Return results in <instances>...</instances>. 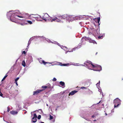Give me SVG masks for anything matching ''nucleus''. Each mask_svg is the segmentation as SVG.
<instances>
[{"mask_svg": "<svg viewBox=\"0 0 123 123\" xmlns=\"http://www.w3.org/2000/svg\"><path fill=\"white\" fill-rule=\"evenodd\" d=\"M85 63L86 65L88 67V68L91 67L93 68L92 70L94 71H99L102 70V68L100 66L96 64H93L90 61H87Z\"/></svg>", "mask_w": 123, "mask_h": 123, "instance_id": "1", "label": "nucleus"}, {"mask_svg": "<svg viewBox=\"0 0 123 123\" xmlns=\"http://www.w3.org/2000/svg\"><path fill=\"white\" fill-rule=\"evenodd\" d=\"M121 100L117 98L114 100V104L115 108L118 107L121 104Z\"/></svg>", "mask_w": 123, "mask_h": 123, "instance_id": "2", "label": "nucleus"}, {"mask_svg": "<svg viewBox=\"0 0 123 123\" xmlns=\"http://www.w3.org/2000/svg\"><path fill=\"white\" fill-rule=\"evenodd\" d=\"M49 16L48 14L46 13L44 14V15L42 17H41V18L46 21L47 20V18L48 17H49Z\"/></svg>", "mask_w": 123, "mask_h": 123, "instance_id": "3", "label": "nucleus"}, {"mask_svg": "<svg viewBox=\"0 0 123 123\" xmlns=\"http://www.w3.org/2000/svg\"><path fill=\"white\" fill-rule=\"evenodd\" d=\"M44 89L43 90H37L33 92V95H37L39 93H40L41 92L44 90Z\"/></svg>", "mask_w": 123, "mask_h": 123, "instance_id": "4", "label": "nucleus"}, {"mask_svg": "<svg viewBox=\"0 0 123 123\" xmlns=\"http://www.w3.org/2000/svg\"><path fill=\"white\" fill-rule=\"evenodd\" d=\"M53 21L58 22H60L61 21L59 19H58V18L55 17L54 18L52 19L51 22H53Z\"/></svg>", "mask_w": 123, "mask_h": 123, "instance_id": "5", "label": "nucleus"}, {"mask_svg": "<svg viewBox=\"0 0 123 123\" xmlns=\"http://www.w3.org/2000/svg\"><path fill=\"white\" fill-rule=\"evenodd\" d=\"M18 13L17 12H15V13H13L12 14V15L13 16H14V17H16V16H17L18 17L21 18H23L24 17L23 16H19L17 15Z\"/></svg>", "mask_w": 123, "mask_h": 123, "instance_id": "6", "label": "nucleus"}, {"mask_svg": "<svg viewBox=\"0 0 123 123\" xmlns=\"http://www.w3.org/2000/svg\"><path fill=\"white\" fill-rule=\"evenodd\" d=\"M10 18L11 21L12 22H15L16 21V18L15 17H14V16H13L12 15L11 16Z\"/></svg>", "mask_w": 123, "mask_h": 123, "instance_id": "7", "label": "nucleus"}, {"mask_svg": "<svg viewBox=\"0 0 123 123\" xmlns=\"http://www.w3.org/2000/svg\"><path fill=\"white\" fill-rule=\"evenodd\" d=\"M78 91L76 90H74L72 91L69 93L68 95L69 96H70V95H73L75 93H76Z\"/></svg>", "mask_w": 123, "mask_h": 123, "instance_id": "8", "label": "nucleus"}, {"mask_svg": "<svg viewBox=\"0 0 123 123\" xmlns=\"http://www.w3.org/2000/svg\"><path fill=\"white\" fill-rule=\"evenodd\" d=\"M50 84H49L48 86H42V88L45 89L47 88H50Z\"/></svg>", "mask_w": 123, "mask_h": 123, "instance_id": "9", "label": "nucleus"}, {"mask_svg": "<svg viewBox=\"0 0 123 123\" xmlns=\"http://www.w3.org/2000/svg\"><path fill=\"white\" fill-rule=\"evenodd\" d=\"M95 22H96L97 23H98V25H100L99 22L100 20V17H98V18H95Z\"/></svg>", "mask_w": 123, "mask_h": 123, "instance_id": "10", "label": "nucleus"}, {"mask_svg": "<svg viewBox=\"0 0 123 123\" xmlns=\"http://www.w3.org/2000/svg\"><path fill=\"white\" fill-rule=\"evenodd\" d=\"M18 113V112L16 111H12L10 112L11 114L13 115L17 114Z\"/></svg>", "mask_w": 123, "mask_h": 123, "instance_id": "11", "label": "nucleus"}, {"mask_svg": "<svg viewBox=\"0 0 123 123\" xmlns=\"http://www.w3.org/2000/svg\"><path fill=\"white\" fill-rule=\"evenodd\" d=\"M60 84L63 87H65V83L63 82L62 81H60Z\"/></svg>", "mask_w": 123, "mask_h": 123, "instance_id": "12", "label": "nucleus"}, {"mask_svg": "<svg viewBox=\"0 0 123 123\" xmlns=\"http://www.w3.org/2000/svg\"><path fill=\"white\" fill-rule=\"evenodd\" d=\"M19 24L21 25L24 26L27 25V23L24 21L23 22V23H19Z\"/></svg>", "mask_w": 123, "mask_h": 123, "instance_id": "13", "label": "nucleus"}, {"mask_svg": "<svg viewBox=\"0 0 123 123\" xmlns=\"http://www.w3.org/2000/svg\"><path fill=\"white\" fill-rule=\"evenodd\" d=\"M62 16L60 15L58 16H57V18H58V19H59L61 21L60 22H62V21L61 20L62 19V18L61 17H62Z\"/></svg>", "mask_w": 123, "mask_h": 123, "instance_id": "14", "label": "nucleus"}, {"mask_svg": "<svg viewBox=\"0 0 123 123\" xmlns=\"http://www.w3.org/2000/svg\"><path fill=\"white\" fill-rule=\"evenodd\" d=\"M25 22H26L27 24L28 23L30 24H31L32 23V22L30 21L25 20Z\"/></svg>", "mask_w": 123, "mask_h": 123, "instance_id": "15", "label": "nucleus"}, {"mask_svg": "<svg viewBox=\"0 0 123 123\" xmlns=\"http://www.w3.org/2000/svg\"><path fill=\"white\" fill-rule=\"evenodd\" d=\"M60 63L61 64H60V65L61 66H66L68 65H69V64H62V63Z\"/></svg>", "mask_w": 123, "mask_h": 123, "instance_id": "16", "label": "nucleus"}, {"mask_svg": "<svg viewBox=\"0 0 123 123\" xmlns=\"http://www.w3.org/2000/svg\"><path fill=\"white\" fill-rule=\"evenodd\" d=\"M47 20H48L49 21H51V22H52V18L51 17H48L47 19Z\"/></svg>", "mask_w": 123, "mask_h": 123, "instance_id": "17", "label": "nucleus"}, {"mask_svg": "<svg viewBox=\"0 0 123 123\" xmlns=\"http://www.w3.org/2000/svg\"><path fill=\"white\" fill-rule=\"evenodd\" d=\"M22 65L24 67H25L26 65L24 61H23L22 62Z\"/></svg>", "mask_w": 123, "mask_h": 123, "instance_id": "18", "label": "nucleus"}, {"mask_svg": "<svg viewBox=\"0 0 123 123\" xmlns=\"http://www.w3.org/2000/svg\"><path fill=\"white\" fill-rule=\"evenodd\" d=\"M33 117L32 118V119H34V118H37V116L36 113H34V114Z\"/></svg>", "mask_w": 123, "mask_h": 123, "instance_id": "19", "label": "nucleus"}, {"mask_svg": "<svg viewBox=\"0 0 123 123\" xmlns=\"http://www.w3.org/2000/svg\"><path fill=\"white\" fill-rule=\"evenodd\" d=\"M39 18H41V17L40 16H39V17H36L35 18L37 21H40V20L39 19Z\"/></svg>", "mask_w": 123, "mask_h": 123, "instance_id": "20", "label": "nucleus"}, {"mask_svg": "<svg viewBox=\"0 0 123 123\" xmlns=\"http://www.w3.org/2000/svg\"><path fill=\"white\" fill-rule=\"evenodd\" d=\"M42 63L44 65H45L46 63H49L51 64V63H49L48 62H46L44 61L43 60L42 61Z\"/></svg>", "mask_w": 123, "mask_h": 123, "instance_id": "21", "label": "nucleus"}, {"mask_svg": "<svg viewBox=\"0 0 123 123\" xmlns=\"http://www.w3.org/2000/svg\"><path fill=\"white\" fill-rule=\"evenodd\" d=\"M8 76V75H7V74H6L5 76L4 77L2 80V81H3V80H4L7 77V76Z\"/></svg>", "mask_w": 123, "mask_h": 123, "instance_id": "22", "label": "nucleus"}, {"mask_svg": "<svg viewBox=\"0 0 123 123\" xmlns=\"http://www.w3.org/2000/svg\"><path fill=\"white\" fill-rule=\"evenodd\" d=\"M62 16V19H65L67 17V16L64 15Z\"/></svg>", "mask_w": 123, "mask_h": 123, "instance_id": "23", "label": "nucleus"}, {"mask_svg": "<svg viewBox=\"0 0 123 123\" xmlns=\"http://www.w3.org/2000/svg\"><path fill=\"white\" fill-rule=\"evenodd\" d=\"M37 118H34V119L32 120V121L34 123H35L37 121Z\"/></svg>", "mask_w": 123, "mask_h": 123, "instance_id": "24", "label": "nucleus"}, {"mask_svg": "<svg viewBox=\"0 0 123 123\" xmlns=\"http://www.w3.org/2000/svg\"><path fill=\"white\" fill-rule=\"evenodd\" d=\"M98 115V114L96 113V114H94L92 116V118H94L95 117V116H97Z\"/></svg>", "mask_w": 123, "mask_h": 123, "instance_id": "25", "label": "nucleus"}, {"mask_svg": "<svg viewBox=\"0 0 123 123\" xmlns=\"http://www.w3.org/2000/svg\"><path fill=\"white\" fill-rule=\"evenodd\" d=\"M87 87H84V86L81 87H80V88L81 89H87Z\"/></svg>", "mask_w": 123, "mask_h": 123, "instance_id": "26", "label": "nucleus"}, {"mask_svg": "<svg viewBox=\"0 0 123 123\" xmlns=\"http://www.w3.org/2000/svg\"><path fill=\"white\" fill-rule=\"evenodd\" d=\"M49 119L51 120L53 118V117L52 116H51V115H49Z\"/></svg>", "mask_w": 123, "mask_h": 123, "instance_id": "27", "label": "nucleus"}, {"mask_svg": "<svg viewBox=\"0 0 123 123\" xmlns=\"http://www.w3.org/2000/svg\"><path fill=\"white\" fill-rule=\"evenodd\" d=\"M41 115H39L38 116V117L37 118L38 119H40L41 118Z\"/></svg>", "mask_w": 123, "mask_h": 123, "instance_id": "28", "label": "nucleus"}, {"mask_svg": "<svg viewBox=\"0 0 123 123\" xmlns=\"http://www.w3.org/2000/svg\"><path fill=\"white\" fill-rule=\"evenodd\" d=\"M7 108V112H9V111H10V107H8Z\"/></svg>", "mask_w": 123, "mask_h": 123, "instance_id": "29", "label": "nucleus"}, {"mask_svg": "<svg viewBox=\"0 0 123 123\" xmlns=\"http://www.w3.org/2000/svg\"><path fill=\"white\" fill-rule=\"evenodd\" d=\"M19 77L17 78L15 80V81H17L19 79Z\"/></svg>", "mask_w": 123, "mask_h": 123, "instance_id": "30", "label": "nucleus"}, {"mask_svg": "<svg viewBox=\"0 0 123 123\" xmlns=\"http://www.w3.org/2000/svg\"><path fill=\"white\" fill-rule=\"evenodd\" d=\"M56 80V79L55 78H54L53 79V80L54 81H55Z\"/></svg>", "mask_w": 123, "mask_h": 123, "instance_id": "31", "label": "nucleus"}, {"mask_svg": "<svg viewBox=\"0 0 123 123\" xmlns=\"http://www.w3.org/2000/svg\"><path fill=\"white\" fill-rule=\"evenodd\" d=\"M26 53V52L25 51H23L22 52V54H25Z\"/></svg>", "mask_w": 123, "mask_h": 123, "instance_id": "32", "label": "nucleus"}, {"mask_svg": "<svg viewBox=\"0 0 123 123\" xmlns=\"http://www.w3.org/2000/svg\"><path fill=\"white\" fill-rule=\"evenodd\" d=\"M15 83L16 84V85L17 86H18V84H17V81H16H16H15Z\"/></svg>", "mask_w": 123, "mask_h": 123, "instance_id": "33", "label": "nucleus"}, {"mask_svg": "<svg viewBox=\"0 0 123 123\" xmlns=\"http://www.w3.org/2000/svg\"><path fill=\"white\" fill-rule=\"evenodd\" d=\"M100 81H99V83H98L97 84V85H99L100 83Z\"/></svg>", "mask_w": 123, "mask_h": 123, "instance_id": "34", "label": "nucleus"}, {"mask_svg": "<svg viewBox=\"0 0 123 123\" xmlns=\"http://www.w3.org/2000/svg\"><path fill=\"white\" fill-rule=\"evenodd\" d=\"M93 43H96V42L95 41H94Z\"/></svg>", "mask_w": 123, "mask_h": 123, "instance_id": "35", "label": "nucleus"}, {"mask_svg": "<svg viewBox=\"0 0 123 123\" xmlns=\"http://www.w3.org/2000/svg\"><path fill=\"white\" fill-rule=\"evenodd\" d=\"M100 101H99V102L98 103H97V104H99L100 103Z\"/></svg>", "mask_w": 123, "mask_h": 123, "instance_id": "36", "label": "nucleus"}, {"mask_svg": "<svg viewBox=\"0 0 123 123\" xmlns=\"http://www.w3.org/2000/svg\"><path fill=\"white\" fill-rule=\"evenodd\" d=\"M41 123H44V122H41Z\"/></svg>", "mask_w": 123, "mask_h": 123, "instance_id": "37", "label": "nucleus"}, {"mask_svg": "<svg viewBox=\"0 0 123 123\" xmlns=\"http://www.w3.org/2000/svg\"><path fill=\"white\" fill-rule=\"evenodd\" d=\"M27 112H25L24 113V114H25Z\"/></svg>", "mask_w": 123, "mask_h": 123, "instance_id": "38", "label": "nucleus"}, {"mask_svg": "<svg viewBox=\"0 0 123 123\" xmlns=\"http://www.w3.org/2000/svg\"><path fill=\"white\" fill-rule=\"evenodd\" d=\"M29 45V43H28V45Z\"/></svg>", "mask_w": 123, "mask_h": 123, "instance_id": "39", "label": "nucleus"}, {"mask_svg": "<svg viewBox=\"0 0 123 123\" xmlns=\"http://www.w3.org/2000/svg\"><path fill=\"white\" fill-rule=\"evenodd\" d=\"M105 114V115H107V113H106Z\"/></svg>", "mask_w": 123, "mask_h": 123, "instance_id": "40", "label": "nucleus"}, {"mask_svg": "<svg viewBox=\"0 0 123 123\" xmlns=\"http://www.w3.org/2000/svg\"><path fill=\"white\" fill-rule=\"evenodd\" d=\"M96 121V120H94V121Z\"/></svg>", "mask_w": 123, "mask_h": 123, "instance_id": "41", "label": "nucleus"}, {"mask_svg": "<svg viewBox=\"0 0 123 123\" xmlns=\"http://www.w3.org/2000/svg\"><path fill=\"white\" fill-rule=\"evenodd\" d=\"M97 52L96 53V54H97Z\"/></svg>", "mask_w": 123, "mask_h": 123, "instance_id": "42", "label": "nucleus"}, {"mask_svg": "<svg viewBox=\"0 0 123 123\" xmlns=\"http://www.w3.org/2000/svg\"><path fill=\"white\" fill-rule=\"evenodd\" d=\"M9 11V12H11V11Z\"/></svg>", "mask_w": 123, "mask_h": 123, "instance_id": "43", "label": "nucleus"}, {"mask_svg": "<svg viewBox=\"0 0 123 123\" xmlns=\"http://www.w3.org/2000/svg\"><path fill=\"white\" fill-rule=\"evenodd\" d=\"M89 85H88V86H87V87H89Z\"/></svg>", "mask_w": 123, "mask_h": 123, "instance_id": "44", "label": "nucleus"}]
</instances>
